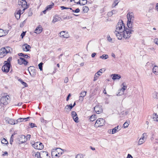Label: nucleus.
<instances>
[{
	"instance_id": "4c0bfd02",
	"label": "nucleus",
	"mask_w": 158,
	"mask_h": 158,
	"mask_svg": "<svg viewBox=\"0 0 158 158\" xmlns=\"http://www.w3.org/2000/svg\"><path fill=\"white\" fill-rule=\"evenodd\" d=\"M1 143L2 144H8V142L7 140L5 138H3L1 140Z\"/></svg>"
},
{
	"instance_id": "72a5a7b5",
	"label": "nucleus",
	"mask_w": 158,
	"mask_h": 158,
	"mask_svg": "<svg viewBox=\"0 0 158 158\" xmlns=\"http://www.w3.org/2000/svg\"><path fill=\"white\" fill-rule=\"evenodd\" d=\"M120 1V0H114V2L112 5L113 7H114L117 6Z\"/></svg>"
},
{
	"instance_id": "7c9ffc66",
	"label": "nucleus",
	"mask_w": 158,
	"mask_h": 158,
	"mask_svg": "<svg viewBox=\"0 0 158 158\" xmlns=\"http://www.w3.org/2000/svg\"><path fill=\"white\" fill-rule=\"evenodd\" d=\"M154 114H155V115H153V117H152V119L154 121H158V115L156 113H154Z\"/></svg>"
},
{
	"instance_id": "a211bd4d",
	"label": "nucleus",
	"mask_w": 158,
	"mask_h": 158,
	"mask_svg": "<svg viewBox=\"0 0 158 158\" xmlns=\"http://www.w3.org/2000/svg\"><path fill=\"white\" fill-rule=\"evenodd\" d=\"M60 20H61V18L59 17V16L58 15H55V17H54L52 22L53 23H55V22H57L58 21H60Z\"/></svg>"
},
{
	"instance_id": "c85d7f7f",
	"label": "nucleus",
	"mask_w": 158,
	"mask_h": 158,
	"mask_svg": "<svg viewBox=\"0 0 158 158\" xmlns=\"http://www.w3.org/2000/svg\"><path fill=\"white\" fill-rule=\"evenodd\" d=\"M89 10L88 7L86 6H84L83 7V11L84 13L87 12Z\"/></svg>"
},
{
	"instance_id": "f704fd0d",
	"label": "nucleus",
	"mask_w": 158,
	"mask_h": 158,
	"mask_svg": "<svg viewBox=\"0 0 158 158\" xmlns=\"http://www.w3.org/2000/svg\"><path fill=\"white\" fill-rule=\"evenodd\" d=\"M103 70H104V71H105V69L104 68L100 69L97 73H96V74H97L98 75L100 76L102 73V71Z\"/></svg>"
},
{
	"instance_id": "473e14b6",
	"label": "nucleus",
	"mask_w": 158,
	"mask_h": 158,
	"mask_svg": "<svg viewBox=\"0 0 158 158\" xmlns=\"http://www.w3.org/2000/svg\"><path fill=\"white\" fill-rule=\"evenodd\" d=\"M91 121L93 122L96 119V115H92L89 118Z\"/></svg>"
},
{
	"instance_id": "1a4fd4ad",
	"label": "nucleus",
	"mask_w": 158,
	"mask_h": 158,
	"mask_svg": "<svg viewBox=\"0 0 158 158\" xmlns=\"http://www.w3.org/2000/svg\"><path fill=\"white\" fill-rule=\"evenodd\" d=\"M127 21H133L134 20V13L132 12H129L127 15Z\"/></svg>"
},
{
	"instance_id": "de8ad7c7",
	"label": "nucleus",
	"mask_w": 158,
	"mask_h": 158,
	"mask_svg": "<svg viewBox=\"0 0 158 158\" xmlns=\"http://www.w3.org/2000/svg\"><path fill=\"white\" fill-rule=\"evenodd\" d=\"M152 97L154 98H157V93L154 92L152 94Z\"/></svg>"
},
{
	"instance_id": "6ab92c4d",
	"label": "nucleus",
	"mask_w": 158,
	"mask_h": 158,
	"mask_svg": "<svg viewBox=\"0 0 158 158\" xmlns=\"http://www.w3.org/2000/svg\"><path fill=\"white\" fill-rule=\"evenodd\" d=\"M133 21H127V25L129 28H132L133 26Z\"/></svg>"
},
{
	"instance_id": "5701e85b",
	"label": "nucleus",
	"mask_w": 158,
	"mask_h": 158,
	"mask_svg": "<svg viewBox=\"0 0 158 158\" xmlns=\"http://www.w3.org/2000/svg\"><path fill=\"white\" fill-rule=\"evenodd\" d=\"M25 46L26 49V51H29L30 50V48H31L30 46L27 44H25L23 45V47Z\"/></svg>"
},
{
	"instance_id": "3c124183",
	"label": "nucleus",
	"mask_w": 158,
	"mask_h": 158,
	"mask_svg": "<svg viewBox=\"0 0 158 158\" xmlns=\"http://www.w3.org/2000/svg\"><path fill=\"white\" fill-rule=\"evenodd\" d=\"M29 124L30 126V127L31 128H33L34 127H36V126H35V123H30Z\"/></svg>"
},
{
	"instance_id": "680f3d73",
	"label": "nucleus",
	"mask_w": 158,
	"mask_h": 158,
	"mask_svg": "<svg viewBox=\"0 0 158 158\" xmlns=\"http://www.w3.org/2000/svg\"><path fill=\"white\" fill-rule=\"evenodd\" d=\"M76 3L77 4H80V5H83V2H81L80 0H79V1L77 2Z\"/></svg>"
},
{
	"instance_id": "412c9836",
	"label": "nucleus",
	"mask_w": 158,
	"mask_h": 158,
	"mask_svg": "<svg viewBox=\"0 0 158 158\" xmlns=\"http://www.w3.org/2000/svg\"><path fill=\"white\" fill-rule=\"evenodd\" d=\"M7 123L10 124H14L15 121L14 119L10 118H8L6 120Z\"/></svg>"
},
{
	"instance_id": "c756f323",
	"label": "nucleus",
	"mask_w": 158,
	"mask_h": 158,
	"mask_svg": "<svg viewBox=\"0 0 158 158\" xmlns=\"http://www.w3.org/2000/svg\"><path fill=\"white\" fill-rule=\"evenodd\" d=\"M6 35V33L2 29H0V37H2Z\"/></svg>"
},
{
	"instance_id": "2eb2a0df",
	"label": "nucleus",
	"mask_w": 158,
	"mask_h": 158,
	"mask_svg": "<svg viewBox=\"0 0 158 158\" xmlns=\"http://www.w3.org/2000/svg\"><path fill=\"white\" fill-rule=\"evenodd\" d=\"M42 31V28L40 26H39L35 29V32L36 34L40 33Z\"/></svg>"
},
{
	"instance_id": "9d476101",
	"label": "nucleus",
	"mask_w": 158,
	"mask_h": 158,
	"mask_svg": "<svg viewBox=\"0 0 158 158\" xmlns=\"http://www.w3.org/2000/svg\"><path fill=\"white\" fill-rule=\"evenodd\" d=\"M94 110L97 114H99L102 111V107L99 106H96L94 108Z\"/></svg>"
},
{
	"instance_id": "69168bd1",
	"label": "nucleus",
	"mask_w": 158,
	"mask_h": 158,
	"mask_svg": "<svg viewBox=\"0 0 158 158\" xmlns=\"http://www.w3.org/2000/svg\"><path fill=\"white\" fill-rule=\"evenodd\" d=\"M71 94H69L68 95L66 98V100L67 101H68L69 100V98L70 97H71Z\"/></svg>"
},
{
	"instance_id": "9b49d317",
	"label": "nucleus",
	"mask_w": 158,
	"mask_h": 158,
	"mask_svg": "<svg viewBox=\"0 0 158 158\" xmlns=\"http://www.w3.org/2000/svg\"><path fill=\"white\" fill-rule=\"evenodd\" d=\"M41 156L42 158H50V156H48V152L44 151H41L40 152Z\"/></svg>"
},
{
	"instance_id": "774afa93",
	"label": "nucleus",
	"mask_w": 158,
	"mask_h": 158,
	"mask_svg": "<svg viewBox=\"0 0 158 158\" xmlns=\"http://www.w3.org/2000/svg\"><path fill=\"white\" fill-rule=\"evenodd\" d=\"M127 158H133V157L131 155L128 154Z\"/></svg>"
},
{
	"instance_id": "f257e3e1",
	"label": "nucleus",
	"mask_w": 158,
	"mask_h": 158,
	"mask_svg": "<svg viewBox=\"0 0 158 158\" xmlns=\"http://www.w3.org/2000/svg\"><path fill=\"white\" fill-rule=\"evenodd\" d=\"M115 32H117V33L115 34L118 39L121 40L122 39L123 37L126 39H128L131 36V34H132L134 31L126 27L124 28L123 31H122L115 30Z\"/></svg>"
},
{
	"instance_id": "6e6552de",
	"label": "nucleus",
	"mask_w": 158,
	"mask_h": 158,
	"mask_svg": "<svg viewBox=\"0 0 158 158\" xmlns=\"http://www.w3.org/2000/svg\"><path fill=\"white\" fill-rule=\"evenodd\" d=\"M18 3L19 6L22 8L28 7L27 2L25 0H19Z\"/></svg>"
},
{
	"instance_id": "09e8293b",
	"label": "nucleus",
	"mask_w": 158,
	"mask_h": 158,
	"mask_svg": "<svg viewBox=\"0 0 158 158\" xmlns=\"http://www.w3.org/2000/svg\"><path fill=\"white\" fill-rule=\"evenodd\" d=\"M117 131V130L116 129V128H114L112 130V134H114Z\"/></svg>"
},
{
	"instance_id": "58836bf2",
	"label": "nucleus",
	"mask_w": 158,
	"mask_h": 158,
	"mask_svg": "<svg viewBox=\"0 0 158 158\" xmlns=\"http://www.w3.org/2000/svg\"><path fill=\"white\" fill-rule=\"evenodd\" d=\"M43 63L42 62H41L38 64L39 68L40 71L43 70Z\"/></svg>"
},
{
	"instance_id": "ddd939ff",
	"label": "nucleus",
	"mask_w": 158,
	"mask_h": 158,
	"mask_svg": "<svg viewBox=\"0 0 158 158\" xmlns=\"http://www.w3.org/2000/svg\"><path fill=\"white\" fill-rule=\"evenodd\" d=\"M122 85L123 86V87L120 90L122 91V92L121 94H120L119 93H118V94H117L118 96L120 95L121 94H123L124 93L125 90L127 88V86L126 85V83L124 82H123L122 83Z\"/></svg>"
},
{
	"instance_id": "bb28decb",
	"label": "nucleus",
	"mask_w": 158,
	"mask_h": 158,
	"mask_svg": "<svg viewBox=\"0 0 158 158\" xmlns=\"http://www.w3.org/2000/svg\"><path fill=\"white\" fill-rule=\"evenodd\" d=\"M54 5V4L53 3L52 4L47 6L46 7V10H50L52 8V7Z\"/></svg>"
},
{
	"instance_id": "c9c22d12",
	"label": "nucleus",
	"mask_w": 158,
	"mask_h": 158,
	"mask_svg": "<svg viewBox=\"0 0 158 158\" xmlns=\"http://www.w3.org/2000/svg\"><path fill=\"white\" fill-rule=\"evenodd\" d=\"M129 122L126 121L123 124V127L124 128L127 127L129 125Z\"/></svg>"
},
{
	"instance_id": "8fccbe9b",
	"label": "nucleus",
	"mask_w": 158,
	"mask_h": 158,
	"mask_svg": "<svg viewBox=\"0 0 158 158\" xmlns=\"http://www.w3.org/2000/svg\"><path fill=\"white\" fill-rule=\"evenodd\" d=\"M98 75H97V74H96V73L95 74L94 76V81H96L97 80V79L98 78Z\"/></svg>"
},
{
	"instance_id": "37998d69",
	"label": "nucleus",
	"mask_w": 158,
	"mask_h": 158,
	"mask_svg": "<svg viewBox=\"0 0 158 158\" xmlns=\"http://www.w3.org/2000/svg\"><path fill=\"white\" fill-rule=\"evenodd\" d=\"M83 155L81 154H78L76 156V158H83Z\"/></svg>"
},
{
	"instance_id": "7ed1b4c3",
	"label": "nucleus",
	"mask_w": 158,
	"mask_h": 158,
	"mask_svg": "<svg viewBox=\"0 0 158 158\" xmlns=\"http://www.w3.org/2000/svg\"><path fill=\"white\" fill-rule=\"evenodd\" d=\"M9 47L2 48L0 49V58H2L10 52Z\"/></svg>"
},
{
	"instance_id": "13d9d810",
	"label": "nucleus",
	"mask_w": 158,
	"mask_h": 158,
	"mask_svg": "<svg viewBox=\"0 0 158 158\" xmlns=\"http://www.w3.org/2000/svg\"><path fill=\"white\" fill-rule=\"evenodd\" d=\"M69 109L68 108V107L67 106V105L65 107V110L67 112H69L70 111V110H69Z\"/></svg>"
},
{
	"instance_id": "0e129e2a",
	"label": "nucleus",
	"mask_w": 158,
	"mask_h": 158,
	"mask_svg": "<svg viewBox=\"0 0 158 158\" xmlns=\"http://www.w3.org/2000/svg\"><path fill=\"white\" fill-rule=\"evenodd\" d=\"M69 81V79L68 77H66L64 79V82L65 83H67Z\"/></svg>"
},
{
	"instance_id": "20e7f679",
	"label": "nucleus",
	"mask_w": 158,
	"mask_h": 158,
	"mask_svg": "<svg viewBox=\"0 0 158 158\" xmlns=\"http://www.w3.org/2000/svg\"><path fill=\"white\" fill-rule=\"evenodd\" d=\"M105 123V120L102 118H99L96 121L94 124V127H99L102 126Z\"/></svg>"
},
{
	"instance_id": "a19ab883",
	"label": "nucleus",
	"mask_w": 158,
	"mask_h": 158,
	"mask_svg": "<svg viewBox=\"0 0 158 158\" xmlns=\"http://www.w3.org/2000/svg\"><path fill=\"white\" fill-rule=\"evenodd\" d=\"M11 60H12V57H11V56L9 57L7 59V61H5L4 62V63H8L10 64V61Z\"/></svg>"
},
{
	"instance_id": "e2e57ef3",
	"label": "nucleus",
	"mask_w": 158,
	"mask_h": 158,
	"mask_svg": "<svg viewBox=\"0 0 158 158\" xmlns=\"http://www.w3.org/2000/svg\"><path fill=\"white\" fill-rule=\"evenodd\" d=\"M18 122H21L23 121V118H20L18 119Z\"/></svg>"
},
{
	"instance_id": "603ef678",
	"label": "nucleus",
	"mask_w": 158,
	"mask_h": 158,
	"mask_svg": "<svg viewBox=\"0 0 158 158\" xmlns=\"http://www.w3.org/2000/svg\"><path fill=\"white\" fill-rule=\"evenodd\" d=\"M67 106L70 109V110H71L72 109V108L73 107V106H72V104H70L68 105H67Z\"/></svg>"
},
{
	"instance_id": "ea45409f",
	"label": "nucleus",
	"mask_w": 158,
	"mask_h": 158,
	"mask_svg": "<svg viewBox=\"0 0 158 158\" xmlns=\"http://www.w3.org/2000/svg\"><path fill=\"white\" fill-rule=\"evenodd\" d=\"M35 67L33 66H30L28 68V70L29 71V72L32 71H33V70L35 69Z\"/></svg>"
},
{
	"instance_id": "c03bdc74",
	"label": "nucleus",
	"mask_w": 158,
	"mask_h": 158,
	"mask_svg": "<svg viewBox=\"0 0 158 158\" xmlns=\"http://www.w3.org/2000/svg\"><path fill=\"white\" fill-rule=\"evenodd\" d=\"M71 115L73 117H76L77 116V114L75 111H73L71 112Z\"/></svg>"
},
{
	"instance_id": "a18cd8bd",
	"label": "nucleus",
	"mask_w": 158,
	"mask_h": 158,
	"mask_svg": "<svg viewBox=\"0 0 158 158\" xmlns=\"http://www.w3.org/2000/svg\"><path fill=\"white\" fill-rule=\"evenodd\" d=\"M74 121L76 123H78V118L77 117V116H76V117H73Z\"/></svg>"
},
{
	"instance_id": "2f4dec72",
	"label": "nucleus",
	"mask_w": 158,
	"mask_h": 158,
	"mask_svg": "<svg viewBox=\"0 0 158 158\" xmlns=\"http://www.w3.org/2000/svg\"><path fill=\"white\" fill-rule=\"evenodd\" d=\"M108 58V56L106 54H103L102 56H100V58L103 59H106Z\"/></svg>"
},
{
	"instance_id": "4be33fe9",
	"label": "nucleus",
	"mask_w": 158,
	"mask_h": 158,
	"mask_svg": "<svg viewBox=\"0 0 158 158\" xmlns=\"http://www.w3.org/2000/svg\"><path fill=\"white\" fill-rule=\"evenodd\" d=\"M18 55L20 56L23 57L24 58H30V57L28 56L27 55L25 54L22 53H19L18 54Z\"/></svg>"
},
{
	"instance_id": "423d86ee",
	"label": "nucleus",
	"mask_w": 158,
	"mask_h": 158,
	"mask_svg": "<svg viewBox=\"0 0 158 158\" xmlns=\"http://www.w3.org/2000/svg\"><path fill=\"white\" fill-rule=\"evenodd\" d=\"M126 28L125 27V25H124L123 22V20H119V22L117 25L116 26V29L117 31H122V30L123 29V28ZM123 31V30H122Z\"/></svg>"
},
{
	"instance_id": "f8f14e48",
	"label": "nucleus",
	"mask_w": 158,
	"mask_h": 158,
	"mask_svg": "<svg viewBox=\"0 0 158 158\" xmlns=\"http://www.w3.org/2000/svg\"><path fill=\"white\" fill-rule=\"evenodd\" d=\"M19 141V144L23 143L26 141V137L24 135H22L20 136Z\"/></svg>"
},
{
	"instance_id": "79ce46f5",
	"label": "nucleus",
	"mask_w": 158,
	"mask_h": 158,
	"mask_svg": "<svg viewBox=\"0 0 158 158\" xmlns=\"http://www.w3.org/2000/svg\"><path fill=\"white\" fill-rule=\"evenodd\" d=\"M86 92L85 91H82L80 93V96H82V97H84L86 95Z\"/></svg>"
},
{
	"instance_id": "aec40b11",
	"label": "nucleus",
	"mask_w": 158,
	"mask_h": 158,
	"mask_svg": "<svg viewBox=\"0 0 158 158\" xmlns=\"http://www.w3.org/2000/svg\"><path fill=\"white\" fill-rule=\"evenodd\" d=\"M152 71L155 74L158 75V67L155 66L152 69Z\"/></svg>"
},
{
	"instance_id": "4468645a",
	"label": "nucleus",
	"mask_w": 158,
	"mask_h": 158,
	"mask_svg": "<svg viewBox=\"0 0 158 158\" xmlns=\"http://www.w3.org/2000/svg\"><path fill=\"white\" fill-rule=\"evenodd\" d=\"M112 79L113 80H118L121 77L120 75L117 74H113L111 75Z\"/></svg>"
},
{
	"instance_id": "b1692460",
	"label": "nucleus",
	"mask_w": 158,
	"mask_h": 158,
	"mask_svg": "<svg viewBox=\"0 0 158 158\" xmlns=\"http://www.w3.org/2000/svg\"><path fill=\"white\" fill-rule=\"evenodd\" d=\"M65 31H61L60 33V36L62 37L63 38H68L69 36L68 35H67V36H65Z\"/></svg>"
},
{
	"instance_id": "393cba45",
	"label": "nucleus",
	"mask_w": 158,
	"mask_h": 158,
	"mask_svg": "<svg viewBox=\"0 0 158 158\" xmlns=\"http://www.w3.org/2000/svg\"><path fill=\"white\" fill-rule=\"evenodd\" d=\"M29 73L31 76L32 77H34L36 73V70L35 69L33 70V71L29 72Z\"/></svg>"
},
{
	"instance_id": "f3484780",
	"label": "nucleus",
	"mask_w": 158,
	"mask_h": 158,
	"mask_svg": "<svg viewBox=\"0 0 158 158\" xmlns=\"http://www.w3.org/2000/svg\"><path fill=\"white\" fill-rule=\"evenodd\" d=\"M26 60L24 58L20 57L19 59L17 60L18 63L20 64H23L24 62H25Z\"/></svg>"
},
{
	"instance_id": "e433bc0d",
	"label": "nucleus",
	"mask_w": 158,
	"mask_h": 158,
	"mask_svg": "<svg viewBox=\"0 0 158 158\" xmlns=\"http://www.w3.org/2000/svg\"><path fill=\"white\" fill-rule=\"evenodd\" d=\"M15 134H13L11 136V137L10 138V143L12 145V143L14 141V136Z\"/></svg>"
},
{
	"instance_id": "39448f33",
	"label": "nucleus",
	"mask_w": 158,
	"mask_h": 158,
	"mask_svg": "<svg viewBox=\"0 0 158 158\" xmlns=\"http://www.w3.org/2000/svg\"><path fill=\"white\" fill-rule=\"evenodd\" d=\"M32 146L35 149L38 150H41L44 148V145L42 143L40 142L35 143L32 144Z\"/></svg>"
},
{
	"instance_id": "052dcab7",
	"label": "nucleus",
	"mask_w": 158,
	"mask_h": 158,
	"mask_svg": "<svg viewBox=\"0 0 158 158\" xmlns=\"http://www.w3.org/2000/svg\"><path fill=\"white\" fill-rule=\"evenodd\" d=\"M60 8H61V10H63L64 9H69V7H65L64 6H61Z\"/></svg>"
},
{
	"instance_id": "5fc2aeb1",
	"label": "nucleus",
	"mask_w": 158,
	"mask_h": 158,
	"mask_svg": "<svg viewBox=\"0 0 158 158\" xmlns=\"http://www.w3.org/2000/svg\"><path fill=\"white\" fill-rule=\"evenodd\" d=\"M15 14H19V15H21V10L20 9L18 11L16 10L15 12Z\"/></svg>"
},
{
	"instance_id": "dca6fc26",
	"label": "nucleus",
	"mask_w": 158,
	"mask_h": 158,
	"mask_svg": "<svg viewBox=\"0 0 158 158\" xmlns=\"http://www.w3.org/2000/svg\"><path fill=\"white\" fill-rule=\"evenodd\" d=\"M146 135V133H143L142 136V138H141L139 140V141H138V144L139 145H141V144H142L143 143L144 141H145V140H144V139H145V138H144V135Z\"/></svg>"
},
{
	"instance_id": "0eeeda50",
	"label": "nucleus",
	"mask_w": 158,
	"mask_h": 158,
	"mask_svg": "<svg viewBox=\"0 0 158 158\" xmlns=\"http://www.w3.org/2000/svg\"><path fill=\"white\" fill-rule=\"evenodd\" d=\"M11 64L8 63H4V65L2 68V71L5 73H8L10 70Z\"/></svg>"
},
{
	"instance_id": "49530a36",
	"label": "nucleus",
	"mask_w": 158,
	"mask_h": 158,
	"mask_svg": "<svg viewBox=\"0 0 158 158\" xmlns=\"http://www.w3.org/2000/svg\"><path fill=\"white\" fill-rule=\"evenodd\" d=\"M80 11V10L79 8H77L75 10H72V12L74 13H79Z\"/></svg>"
},
{
	"instance_id": "f03ea898",
	"label": "nucleus",
	"mask_w": 158,
	"mask_h": 158,
	"mask_svg": "<svg viewBox=\"0 0 158 158\" xmlns=\"http://www.w3.org/2000/svg\"><path fill=\"white\" fill-rule=\"evenodd\" d=\"M10 98L9 95L2 96L0 98V108L9 103L10 102Z\"/></svg>"
},
{
	"instance_id": "a878e982",
	"label": "nucleus",
	"mask_w": 158,
	"mask_h": 158,
	"mask_svg": "<svg viewBox=\"0 0 158 158\" xmlns=\"http://www.w3.org/2000/svg\"><path fill=\"white\" fill-rule=\"evenodd\" d=\"M19 81H20L21 83L24 85V87H27L28 85L26 83L23 81L21 79H19L18 80Z\"/></svg>"
},
{
	"instance_id": "6e6d98bb",
	"label": "nucleus",
	"mask_w": 158,
	"mask_h": 158,
	"mask_svg": "<svg viewBox=\"0 0 158 158\" xmlns=\"http://www.w3.org/2000/svg\"><path fill=\"white\" fill-rule=\"evenodd\" d=\"M30 118H31L30 117H28L25 118H23V121L26 122L27 121H28V119H29Z\"/></svg>"
},
{
	"instance_id": "338daca9",
	"label": "nucleus",
	"mask_w": 158,
	"mask_h": 158,
	"mask_svg": "<svg viewBox=\"0 0 158 158\" xmlns=\"http://www.w3.org/2000/svg\"><path fill=\"white\" fill-rule=\"evenodd\" d=\"M154 42L155 44L158 45V39H155L154 40Z\"/></svg>"
},
{
	"instance_id": "864d4df0",
	"label": "nucleus",
	"mask_w": 158,
	"mask_h": 158,
	"mask_svg": "<svg viewBox=\"0 0 158 158\" xmlns=\"http://www.w3.org/2000/svg\"><path fill=\"white\" fill-rule=\"evenodd\" d=\"M20 15H19V14H15V18L17 19H19L20 18Z\"/></svg>"
},
{
	"instance_id": "cd10ccee",
	"label": "nucleus",
	"mask_w": 158,
	"mask_h": 158,
	"mask_svg": "<svg viewBox=\"0 0 158 158\" xmlns=\"http://www.w3.org/2000/svg\"><path fill=\"white\" fill-rule=\"evenodd\" d=\"M41 156L40 152H37L35 155V157L36 158H42Z\"/></svg>"
},
{
	"instance_id": "4d7b16f0",
	"label": "nucleus",
	"mask_w": 158,
	"mask_h": 158,
	"mask_svg": "<svg viewBox=\"0 0 158 158\" xmlns=\"http://www.w3.org/2000/svg\"><path fill=\"white\" fill-rule=\"evenodd\" d=\"M107 40L109 42H111L112 39L111 37H110L109 35H108L107 36Z\"/></svg>"
},
{
	"instance_id": "bf43d9fd",
	"label": "nucleus",
	"mask_w": 158,
	"mask_h": 158,
	"mask_svg": "<svg viewBox=\"0 0 158 158\" xmlns=\"http://www.w3.org/2000/svg\"><path fill=\"white\" fill-rule=\"evenodd\" d=\"M26 32L23 31V32L21 34V36L23 38L25 35Z\"/></svg>"
}]
</instances>
